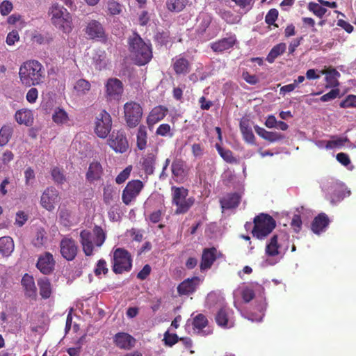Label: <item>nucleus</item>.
Masks as SVG:
<instances>
[{
    "mask_svg": "<svg viewBox=\"0 0 356 356\" xmlns=\"http://www.w3.org/2000/svg\"><path fill=\"white\" fill-rule=\"evenodd\" d=\"M19 78L21 83L26 87L40 85L45 79L44 67L36 60H26L19 67Z\"/></svg>",
    "mask_w": 356,
    "mask_h": 356,
    "instance_id": "obj_1",
    "label": "nucleus"
},
{
    "mask_svg": "<svg viewBox=\"0 0 356 356\" xmlns=\"http://www.w3.org/2000/svg\"><path fill=\"white\" fill-rule=\"evenodd\" d=\"M128 44L131 58L136 65H145L152 60L151 44L145 42L137 33H134L129 38Z\"/></svg>",
    "mask_w": 356,
    "mask_h": 356,
    "instance_id": "obj_2",
    "label": "nucleus"
},
{
    "mask_svg": "<svg viewBox=\"0 0 356 356\" xmlns=\"http://www.w3.org/2000/svg\"><path fill=\"white\" fill-rule=\"evenodd\" d=\"M92 232L93 234L86 229L80 232V243L86 256H92L94 253L95 246L100 248L106 238L105 232L100 226L95 225Z\"/></svg>",
    "mask_w": 356,
    "mask_h": 356,
    "instance_id": "obj_3",
    "label": "nucleus"
},
{
    "mask_svg": "<svg viewBox=\"0 0 356 356\" xmlns=\"http://www.w3.org/2000/svg\"><path fill=\"white\" fill-rule=\"evenodd\" d=\"M253 223L251 234L253 237L259 240L265 239L276 227L275 219L269 214L264 213L256 216Z\"/></svg>",
    "mask_w": 356,
    "mask_h": 356,
    "instance_id": "obj_4",
    "label": "nucleus"
},
{
    "mask_svg": "<svg viewBox=\"0 0 356 356\" xmlns=\"http://www.w3.org/2000/svg\"><path fill=\"white\" fill-rule=\"evenodd\" d=\"M172 204L176 206V214L187 213L195 203V198L189 197L188 190L183 186H172Z\"/></svg>",
    "mask_w": 356,
    "mask_h": 356,
    "instance_id": "obj_5",
    "label": "nucleus"
},
{
    "mask_svg": "<svg viewBox=\"0 0 356 356\" xmlns=\"http://www.w3.org/2000/svg\"><path fill=\"white\" fill-rule=\"evenodd\" d=\"M52 24L65 33L72 30V18L70 13L63 6L54 4L49 10Z\"/></svg>",
    "mask_w": 356,
    "mask_h": 356,
    "instance_id": "obj_6",
    "label": "nucleus"
},
{
    "mask_svg": "<svg viewBox=\"0 0 356 356\" xmlns=\"http://www.w3.org/2000/svg\"><path fill=\"white\" fill-rule=\"evenodd\" d=\"M112 264V270L115 274L130 271L132 268L131 254L124 248H116L113 251Z\"/></svg>",
    "mask_w": 356,
    "mask_h": 356,
    "instance_id": "obj_7",
    "label": "nucleus"
},
{
    "mask_svg": "<svg viewBox=\"0 0 356 356\" xmlns=\"http://www.w3.org/2000/svg\"><path fill=\"white\" fill-rule=\"evenodd\" d=\"M143 110L140 104L131 101L124 105V118L129 128L136 127L141 121Z\"/></svg>",
    "mask_w": 356,
    "mask_h": 356,
    "instance_id": "obj_8",
    "label": "nucleus"
},
{
    "mask_svg": "<svg viewBox=\"0 0 356 356\" xmlns=\"http://www.w3.org/2000/svg\"><path fill=\"white\" fill-rule=\"evenodd\" d=\"M85 34L90 40L106 43L108 37L103 24L96 19L89 20L84 29Z\"/></svg>",
    "mask_w": 356,
    "mask_h": 356,
    "instance_id": "obj_9",
    "label": "nucleus"
},
{
    "mask_svg": "<svg viewBox=\"0 0 356 356\" xmlns=\"http://www.w3.org/2000/svg\"><path fill=\"white\" fill-rule=\"evenodd\" d=\"M112 128V118L111 115L102 110L97 116L95 122V133L100 138L108 136Z\"/></svg>",
    "mask_w": 356,
    "mask_h": 356,
    "instance_id": "obj_10",
    "label": "nucleus"
},
{
    "mask_svg": "<svg viewBox=\"0 0 356 356\" xmlns=\"http://www.w3.org/2000/svg\"><path fill=\"white\" fill-rule=\"evenodd\" d=\"M144 188V184L139 179L129 181L122 191V200L125 205L135 201Z\"/></svg>",
    "mask_w": 356,
    "mask_h": 356,
    "instance_id": "obj_11",
    "label": "nucleus"
},
{
    "mask_svg": "<svg viewBox=\"0 0 356 356\" xmlns=\"http://www.w3.org/2000/svg\"><path fill=\"white\" fill-rule=\"evenodd\" d=\"M60 200L59 192L53 186L47 187L40 197V204L48 211L55 209L56 204Z\"/></svg>",
    "mask_w": 356,
    "mask_h": 356,
    "instance_id": "obj_12",
    "label": "nucleus"
},
{
    "mask_svg": "<svg viewBox=\"0 0 356 356\" xmlns=\"http://www.w3.org/2000/svg\"><path fill=\"white\" fill-rule=\"evenodd\" d=\"M60 252L67 261L74 260L78 253V245L75 240L69 236H64L59 243Z\"/></svg>",
    "mask_w": 356,
    "mask_h": 356,
    "instance_id": "obj_13",
    "label": "nucleus"
},
{
    "mask_svg": "<svg viewBox=\"0 0 356 356\" xmlns=\"http://www.w3.org/2000/svg\"><path fill=\"white\" fill-rule=\"evenodd\" d=\"M108 145L115 152L124 153L129 148L127 137L123 131H113L108 140Z\"/></svg>",
    "mask_w": 356,
    "mask_h": 356,
    "instance_id": "obj_14",
    "label": "nucleus"
},
{
    "mask_svg": "<svg viewBox=\"0 0 356 356\" xmlns=\"http://www.w3.org/2000/svg\"><path fill=\"white\" fill-rule=\"evenodd\" d=\"M106 97L107 99L119 100L123 93V83L117 78H110L106 83Z\"/></svg>",
    "mask_w": 356,
    "mask_h": 356,
    "instance_id": "obj_15",
    "label": "nucleus"
},
{
    "mask_svg": "<svg viewBox=\"0 0 356 356\" xmlns=\"http://www.w3.org/2000/svg\"><path fill=\"white\" fill-rule=\"evenodd\" d=\"M55 265L56 261L53 254L49 252H45L39 256L36 263V268L43 275H48L54 272Z\"/></svg>",
    "mask_w": 356,
    "mask_h": 356,
    "instance_id": "obj_16",
    "label": "nucleus"
},
{
    "mask_svg": "<svg viewBox=\"0 0 356 356\" xmlns=\"http://www.w3.org/2000/svg\"><path fill=\"white\" fill-rule=\"evenodd\" d=\"M172 67L177 75H186L191 69V63L183 54H179L172 59Z\"/></svg>",
    "mask_w": 356,
    "mask_h": 356,
    "instance_id": "obj_17",
    "label": "nucleus"
},
{
    "mask_svg": "<svg viewBox=\"0 0 356 356\" xmlns=\"http://www.w3.org/2000/svg\"><path fill=\"white\" fill-rule=\"evenodd\" d=\"M113 342L120 349L129 350L134 346L136 339L128 333L118 332L115 334Z\"/></svg>",
    "mask_w": 356,
    "mask_h": 356,
    "instance_id": "obj_18",
    "label": "nucleus"
},
{
    "mask_svg": "<svg viewBox=\"0 0 356 356\" xmlns=\"http://www.w3.org/2000/svg\"><path fill=\"white\" fill-rule=\"evenodd\" d=\"M218 250L216 248H204L202 251L200 269L204 270L211 267L218 257Z\"/></svg>",
    "mask_w": 356,
    "mask_h": 356,
    "instance_id": "obj_19",
    "label": "nucleus"
},
{
    "mask_svg": "<svg viewBox=\"0 0 356 356\" xmlns=\"http://www.w3.org/2000/svg\"><path fill=\"white\" fill-rule=\"evenodd\" d=\"M104 170L99 161H92L89 164L88 171L86 174V179L90 183L102 179Z\"/></svg>",
    "mask_w": 356,
    "mask_h": 356,
    "instance_id": "obj_20",
    "label": "nucleus"
},
{
    "mask_svg": "<svg viewBox=\"0 0 356 356\" xmlns=\"http://www.w3.org/2000/svg\"><path fill=\"white\" fill-rule=\"evenodd\" d=\"M168 108L163 106H157L152 109L147 118V124L152 127L162 120L167 115Z\"/></svg>",
    "mask_w": 356,
    "mask_h": 356,
    "instance_id": "obj_21",
    "label": "nucleus"
},
{
    "mask_svg": "<svg viewBox=\"0 0 356 356\" xmlns=\"http://www.w3.org/2000/svg\"><path fill=\"white\" fill-rule=\"evenodd\" d=\"M22 285L25 291V295L33 300L37 298V288L32 275L26 273L22 279Z\"/></svg>",
    "mask_w": 356,
    "mask_h": 356,
    "instance_id": "obj_22",
    "label": "nucleus"
},
{
    "mask_svg": "<svg viewBox=\"0 0 356 356\" xmlns=\"http://www.w3.org/2000/svg\"><path fill=\"white\" fill-rule=\"evenodd\" d=\"M330 219L325 213H321L316 216L311 225L312 232L316 234L325 231V228L329 225Z\"/></svg>",
    "mask_w": 356,
    "mask_h": 356,
    "instance_id": "obj_23",
    "label": "nucleus"
},
{
    "mask_svg": "<svg viewBox=\"0 0 356 356\" xmlns=\"http://www.w3.org/2000/svg\"><path fill=\"white\" fill-rule=\"evenodd\" d=\"M236 42L235 35L220 39L211 44V47L215 52L221 53L234 47Z\"/></svg>",
    "mask_w": 356,
    "mask_h": 356,
    "instance_id": "obj_24",
    "label": "nucleus"
},
{
    "mask_svg": "<svg viewBox=\"0 0 356 356\" xmlns=\"http://www.w3.org/2000/svg\"><path fill=\"white\" fill-rule=\"evenodd\" d=\"M241 195L238 193H231L220 199V203L222 209H230L236 208L240 204Z\"/></svg>",
    "mask_w": 356,
    "mask_h": 356,
    "instance_id": "obj_25",
    "label": "nucleus"
},
{
    "mask_svg": "<svg viewBox=\"0 0 356 356\" xmlns=\"http://www.w3.org/2000/svg\"><path fill=\"white\" fill-rule=\"evenodd\" d=\"M199 280L197 277L191 279H186L181 282L177 286V292L179 295H189L196 290L197 284Z\"/></svg>",
    "mask_w": 356,
    "mask_h": 356,
    "instance_id": "obj_26",
    "label": "nucleus"
},
{
    "mask_svg": "<svg viewBox=\"0 0 356 356\" xmlns=\"http://www.w3.org/2000/svg\"><path fill=\"white\" fill-rule=\"evenodd\" d=\"M156 159V156L153 153H148L141 158V167L147 175H151L154 173Z\"/></svg>",
    "mask_w": 356,
    "mask_h": 356,
    "instance_id": "obj_27",
    "label": "nucleus"
},
{
    "mask_svg": "<svg viewBox=\"0 0 356 356\" xmlns=\"http://www.w3.org/2000/svg\"><path fill=\"white\" fill-rule=\"evenodd\" d=\"M58 218L60 222L65 227H70L73 224L72 211L65 204L58 207Z\"/></svg>",
    "mask_w": 356,
    "mask_h": 356,
    "instance_id": "obj_28",
    "label": "nucleus"
},
{
    "mask_svg": "<svg viewBox=\"0 0 356 356\" xmlns=\"http://www.w3.org/2000/svg\"><path fill=\"white\" fill-rule=\"evenodd\" d=\"M186 164L181 159H175L171 165V171L173 177L183 179L186 175Z\"/></svg>",
    "mask_w": 356,
    "mask_h": 356,
    "instance_id": "obj_29",
    "label": "nucleus"
},
{
    "mask_svg": "<svg viewBox=\"0 0 356 356\" xmlns=\"http://www.w3.org/2000/svg\"><path fill=\"white\" fill-rule=\"evenodd\" d=\"M37 283L41 297L43 299H48L50 298L52 293V289L49 280L47 277H41L37 280Z\"/></svg>",
    "mask_w": 356,
    "mask_h": 356,
    "instance_id": "obj_30",
    "label": "nucleus"
},
{
    "mask_svg": "<svg viewBox=\"0 0 356 356\" xmlns=\"http://www.w3.org/2000/svg\"><path fill=\"white\" fill-rule=\"evenodd\" d=\"M15 248L13 239L10 236L0 238V253L3 256H9Z\"/></svg>",
    "mask_w": 356,
    "mask_h": 356,
    "instance_id": "obj_31",
    "label": "nucleus"
},
{
    "mask_svg": "<svg viewBox=\"0 0 356 356\" xmlns=\"http://www.w3.org/2000/svg\"><path fill=\"white\" fill-rule=\"evenodd\" d=\"M15 118L19 124L30 125L33 122V114L31 111L28 109H21L15 113Z\"/></svg>",
    "mask_w": 356,
    "mask_h": 356,
    "instance_id": "obj_32",
    "label": "nucleus"
},
{
    "mask_svg": "<svg viewBox=\"0 0 356 356\" xmlns=\"http://www.w3.org/2000/svg\"><path fill=\"white\" fill-rule=\"evenodd\" d=\"M229 314L230 311L228 308L226 307H221L216 315V323L220 327H231V325H229Z\"/></svg>",
    "mask_w": 356,
    "mask_h": 356,
    "instance_id": "obj_33",
    "label": "nucleus"
},
{
    "mask_svg": "<svg viewBox=\"0 0 356 356\" xmlns=\"http://www.w3.org/2000/svg\"><path fill=\"white\" fill-rule=\"evenodd\" d=\"M240 130L244 140L250 144L255 143V137L248 121H241Z\"/></svg>",
    "mask_w": 356,
    "mask_h": 356,
    "instance_id": "obj_34",
    "label": "nucleus"
},
{
    "mask_svg": "<svg viewBox=\"0 0 356 356\" xmlns=\"http://www.w3.org/2000/svg\"><path fill=\"white\" fill-rule=\"evenodd\" d=\"M215 147L219 155L225 162L228 163H238L237 159L234 156L233 152L230 149L223 148L219 143H216Z\"/></svg>",
    "mask_w": 356,
    "mask_h": 356,
    "instance_id": "obj_35",
    "label": "nucleus"
},
{
    "mask_svg": "<svg viewBox=\"0 0 356 356\" xmlns=\"http://www.w3.org/2000/svg\"><path fill=\"white\" fill-rule=\"evenodd\" d=\"M188 3V0H166V8L172 13L182 11Z\"/></svg>",
    "mask_w": 356,
    "mask_h": 356,
    "instance_id": "obj_36",
    "label": "nucleus"
},
{
    "mask_svg": "<svg viewBox=\"0 0 356 356\" xmlns=\"http://www.w3.org/2000/svg\"><path fill=\"white\" fill-rule=\"evenodd\" d=\"M147 133L144 125L139 127L136 135V145L140 150H144L147 147Z\"/></svg>",
    "mask_w": 356,
    "mask_h": 356,
    "instance_id": "obj_37",
    "label": "nucleus"
},
{
    "mask_svg": "<svg viewBox=\"0 0 356 356\" xmlns=\"http://www.w3.org/2000/svg\"><path fill=\"white\" fill-rule=\"evenodd\" d=\"M154 41L156 45L166 46L169 43L172 42V38L170 37V33L168 30H162L161 31H158L154 37Z\"/></svg>",
    "mask_w": 356,
    "mask_h": 356,
    "instance_id": "obj_38",
    "label": "nucleus"
},
{
    "mask_svg": "<svg viewBox=\"0 0 356 356\" xmlns=\"http://www.w3.org/2000/svg\"><path fill=\"white\" fill-rule=\"evenodd\" d=\"M286 44L284 42L279 43L274 46L267 56L266 60L268 63H273L275 60L286 51Z\"/></svg>",
    "mask_w": 356,
    "mask_h": 356,
    "instance_id": "obj_39",
    "label": "nucleus"
},
{
    "mask_svg": "<svg viewBox=\"0 0 356 356\" xmlns=\"http://www.w3.org/2000/svg\"><path fill=\"white\" fill-rule=\"evenodd\" d=\"M47 241V236L45 229L42 227L38 228L32 241L33 245L36 248H42L46 244Z\"/></svg>",
    "mask_w": 356,
    "mask_h": 356,
    "instance_id": "obj_40",
    "label": "nucleus"
},
{
    "mask_svg": "<svg viewBox=\"0 0 356 356\" xmlns=\"http://www.w3.org/2000/svg\"><path fill=\"white\" fill-rule=\"evenodd\" d=\"M95 69L102 70L106 67V56L104 51H97L92 57Z\"/></svg>",
    "mask_w": 356,
    "mask_h": 356,
    "instance_id": "obj_41",
    "label": "nucleus"
},
{
    "mask_svg": "<svg viewBox=\"0 0 356 356\" xmlns=\"http://www.w3.org/2000/svg\"><path fill=\"white\" fill-rule=\"evenodd\" d=\"M91 88L90 83L83 79H79L74 86V90L78 95H86Z\"/></svg>",
    "mask_w": 356,
    "mask_h": 356,
    "instance_id": "obj_42",
    "label": "nucleus"
},
{
    "mask_svg": "<svg viewBox=\"0 0 356 356\" xmlns=\"http://www.w3.org/2000/svg\"><path fill=\"white\" fill-rule=\"evenodd\" d=\"M326 81L330 86L336 87L339 86L337 79L340 76V73L335 68H328L325 71Z\"/></svg>",
    "mask_w": 356,
    "mask_h": 356,
    "instance_id": "obj_43",
    "label": "nucleus"
},
{
    "mask_svg": "<svg viewBox=\"0 0 356 356\" xmlns=\"http://www.w3.org/2000/svg\"><path fill=\"white\" fill-rule=\"evenodd\" d=\"M53 121L58 124H63L68 121V115L63 108H57L52 115Z\"/></svg>",
    "mask_w": 356,
    "mask_h": 356,
    "instance_id": "obj_44",
    "label": "nucleus"
},
{
    "mask_svg": "<svg viewBox=\"0 0 356 356\" xmlns=\"http://www.w3.org/2000/svg\"><path fill=\"white\" fill-rule=\"evenodd\" d=\"M200 19L201 22L196 29V32L198 34L202 35L211 24V17L208 15H202L200 17Z\"/></svg>",
    "mask_w": 356,
    "mask_h": 356,
    "instance_id": "obj_45",
    "label": "nucleus"
},
{
    "mask_svg": "<svg viewBox=\"0 0 356 356\" xmlns=\"http://www.w3.org/2000/svg\"><path fill=\"white\" fill-rule=\"evenodd\" d=\"M13 133V129L8 126H3L0 129V145L3 146L8 143Z\"/></svg>",
    "mask_w": 356,
    "mask_h": 356,
    "instance_id": "obj_46",
    "label": "nucleus"
},
{
    "mask_svg": "<svg viewBox=\"0 0 356 356\" xmlns=\"http://www.w3.org/2000/svg\"><path fill=\"white\" fill-rule=\"evenodd\" d=\"M51 175L54 182L57 184H63L66 181L63 171L58 167L52 168Z\"/></svg>",
    "mask_w": 356,
    "mask_h": 356,
    "instance_id": "obj_47",
    "label": "nucleus"
},
{
    "mask_svg": "<svg viewBox=\"0 0 356 356\" xmlns=\"http://www.w3.org/2000/svg\"><path fill=\"white\" fill-rule=\"evenodd\" d=\"M315 2H309L308 4V10L312 12L318 17H323L325 14L327 9Z\"/></svg>",
    "mask_w": 356,
    "mask_h": 356,
    "instance_id": "obj_48",
    "label": "nucleus"
},
{
    "mask_svg": "<svg viewBox=\"0 0 356 356\" xmlns=\"http://www.w3.org/2000/svg\"><path fill=\"white\" fill-rule=\"evenodd\" d=\"M208 324V321L206 316L202 314H197L193 320V325L194 328L198 330H202Z\"/></svg>",
    "mask_w": 356,
    "mask_h": 356,
    "instance_id": "obj_49",
    "label": "nucleus"
},
{
    "mask_svg": "<svg viewBox=\"0 0 356 356\" xmlns=\"http://www.w3.org/2000/svg\"><path fill=\"white\" fill-rule=\"evenodd\" d=\"M108 272V268L107 267V264L105 259H101L97 261L95 268L94 269V273L96 276H99L100 275H106Z\"/></svg>",
    "mask_w": 356,
    "mask_h": 356,
    "instance_id": "obj_50",
    "label": "nucleus"
},
{
    "mask_svg": "<svg viewBox=\"0 0 356 356\" xmlns=\"http://www.w3.org/2000/svg\"><path fill=\"white\" fill-rule=\"evenodd\" d=\"M347 142H350L347 137L336 138L334 140H328L326 144V148L332 149L334 147H340L344 145Z\"/></svg>",
    "mask_w": 356,
    "mask_h": 356,
    "instance_id": "obj_51",
    "label": "nucleus"
},
{
    "mask_svg": "<svg viewBox=\"0 0 356 356\" xmlns=\"http://www.w3.org/2000/svg\"><path fill=\"white\" fill-rule=\"evenodd\" d=\"M332 188L333 189V200L340 201L343 199L345 197V191L343 186L336 184L332 186Z\"/></svg>",
    "mask_w": 356,
    "mask_h": 356,
    "instance_id": "obj_52",
    "label": "nucleus"
},
{
    "mask_svg": "<svg viewBox=\"0 0 356 356\" xmlns=\"http://www.w3.org/2000/svg\"><path fill=\"white\" fill-rule=\"evenodd\" d=\"M132 170V166L129 165L125 169H124L115 178V182L118 184H121L124 183L130 176L131 172Z\"/></svg>",
    "mask_w": 356,
    "mask_h": 356,
    "instance_id": "obj_53",
    "label": "nucleus"
},
{
    "mask_svg": "<svg viewBox=\"0 0 356 356\" xmlns=\"http://www.w3.org/2000/svg\"><path fill=\"white\" fill-rule=\"evenodd\" d=\"M156 134L161 136H169L172 137L173 134L171 133V128L168 124H161L157 128L156 131Z\"/></svg>",
    "mask_w": 356,
    "mask_h": 356,
    "instance_id": "obj_54",
    "label": "nucleus"
},
{
    "mask_svg": "<svg viewBox=\"0 0 356 356\" xmlns=\"http://www.w3.org/2000/svg\"><path fill=\"white\" fill-rule=\"evenodd\" d=\"M341 108H356V95H350L340 103Z\"/></svg>",
    "mask_w": 356,
    "mask_h": 356,
    "instance_id": "obj_55",
    "label": "nucleus"
},
{
    "mask_svg": "<svg viewBox=\"0 0 356 356\" xmlns=\"http://www.w3.org/2000/svg\"><path fill=\"white\" fill-rule=\"evenodd\" d=\"M179 340L177 334H170L168 331L164 334L163 341L165 345L172 346Z\"/></svg>",
    "mask_w": 356,
    "mask_h": 356,
    "instance_id": "obj_56",
    "label": "nucleus"
},
{
    "mask_svg": "<svg viewBox=\"0 0 356 356\" xmlns=\"http://www.w3.org/2000/svg\"><path fill=\"white\" fill-rule=\"evenodd\" d=\"M29 219V216L23 211H19L16 213L15 224L19 227H22Z\"/></svg>",
    "mask_w": 356,
    "mask_h": 356,
    "instance_id": "obj_57",
    "label": "nucleus"
},
{
    "mask_svg": "<svg viewBox=\"0 0 356 356\" xmlns=\"http://www.w3.org/2000/svg\"><path fill=\"white\" fill-rule=\"evenodd\" d=\"M278 17V11L275 9H270L265 17V22L268 25H273L275 22Z\"/></svg>",
    "mask_w": 356,
    "mask_h": 356,
    "instance_id": "obj_58",
    "label": "nucleus"
},
{
    "mask_svg": "<svg viewBox=\"0 0 356 356\" xmlns=\"http://www.w3.org/2000/svg\"><path fill=\"white\" fill-rule=\"evenodd\" d=\"M108 10L112 15H118L121 12V6L120 3L115 1L108 2Z\"/></svg>",
    "mask_w": 356,
    "mask_h": 356,
    "instance_id": "obj_59",
    "label": "nucleus"
},
{
    "mask_svg": "<svg viewBox=\"0 0 356 356\" xmlns=\"http://www.w3.org/2000/svg\"><path fill=\"white\" fill-rule=\"evenodd\" d=\"M113 189L111 186H106L103 190V198L105 204H108L113 199Z\"/></svg>",
    "mask_w": 356,
    "mask_h": 356,
    "instance_id": "obj_60",
    "label": "nucleus"
},
{
    "mask_svg": "<svg viewBox=\"0 0 356 356\" xmlns=\"http://www.w3.org/2000/svg\"><path fill=\"white\" fill-rule=\"evenodd\" d=\"M13 3L9 1H3L0 5V13L2 15H8L13 10Z\"/></svg>",
    "mask_w": 356,
    "mask_h": 356,
    "instance_id": "obj_61",
    "label": "nucleus"
},
{
    "mask_svg": "<svg viewBox=\"0 0 356 356\" xmlns=\"http://www.w3.org/2000/svg\"><path fill=\"white\" fill-rule=\"evenodd\" d=\"M38 97V91L35 88H30L26 95V99L28 102L33 104L36 102Z\"/></svg>",
    "mask_w": 356,
    "mask_h": 356,
    "instance_id": "obj_62",
    "label": "nucleus"
},
{
    "mask_svg": "<svg viewBox=\"0 0 356 356\" xmlns=\"http://www.w3.org/2000/svg\"><path fill=\"white\" fill-rule=\"evenodd\" d=\"M339 94V89H332L329 92L323 95L320 98V100L322 102H328L332 99H334L338 97Z\"/></svg>",
    "mask_w": 356,
    "mask_h": 356,
    "instance_id": "obj_63",
    "label": "nucleus"
},
{
    "mask_svg": "<svg viewBox=\"0 0 356 356\" xmlns=\"http://www.w3.org/2000/svg\"><path fill=\"white\" fill-rule=\"evenodd\" d=\"M291 225L293 229L294 232L298 233L301 229L302 227V220L300 216L294 215L292 218Z\"/></svg>",
    "mask_w": 356,
    "mask_h": 356,
    "instance_id": "obj_64",
    "label": "nucleus"
}]
</instances>
